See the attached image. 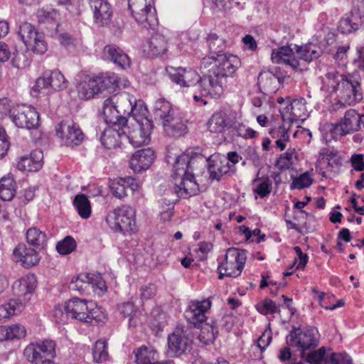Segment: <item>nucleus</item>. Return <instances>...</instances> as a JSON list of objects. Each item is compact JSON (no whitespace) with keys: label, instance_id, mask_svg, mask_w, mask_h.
Here are the masks:
<instances>
[{"label":"nucleus","instance_id":"obj_21","mask_svg":"<svg viewBox=\"0 0 364 364\" xmlns=\"http://www.w3.org/2000/svg\"><path fill=\"white\" fill-rule=\"evenodd\" d=\"M192 341L181 333H173L168 337V354L177 357L191 349Z\"/></svg>","mask_w":364,"mask_h":364},{"label":"nucleus","instance_id":"obj_14","mask_svg":"<svg viewBox=\"0 0 364 364\" xmlns=\"http://www.w3.org/2000/svg\"><path fill=\"white\" fill-rule=\"evenodd\" d=\"M55 344L51 340H46L36 345L28 346L23 351V355L27 360L34 364H43L41 353L44 355L46 360H51L55 356Z\"/></svg>","mask_w":364,"mask_h":364},{"label":"nucleus","instance_id":"obj_59","mask_svg":"<svg viewBox=\"0 0 364 364\" xmlns=\"http://www.w3.org/2000/svg\"><path fill=\"white\" fill-rule=\"evenodd\" d=\"M8 331L9 340L20 339L23 338L26 334V328L21 324H13L6 326Z\"/></svg>","mask_w":364,"mask_h":364},{"label":"nucleus","instance_id":"obj_36","mask_svg":"<svg viewBox=\"0 0 364 364\" xmlns=\"http://www.w3.org/2000/svg\"><path fill=\"white\" fill-rule=\"evenodd\" d=\"M199 328H200V333L198 336L200 341L205 345L213 343L218 333L215 321L212 318L209 321H206Z\"/></svg>","mask_w":364,"mask_h":364},{"label":"nucleus","instance_id":"obj_41","mask_svg":"<svg viewBox=\"0 0 364 364\" xmlns=\"http://www.w3.org/2000/svg\"><path fill=\"white\" fill-rule=\"evenodd\" d=\"M301 355L303 359L310 364H328L329 357L324 347L311 350L309 353L303 352Z\"/></svg>","mask_w":364,"mask_h":364},{"label":"nucleus","instance_id":"obj_30","mask_svg":"<svg viewBox=\"0 0 364 364\" xmlns=\"http://www.w3.org/2000/svg\"><path fill=\"white\" fill-rule=\"evenodd\" d=\"M159 355L153 348L142 346L135 352L136 364H173L172 360L159 361Z\"/></svg>","mask_w":364,"mask_h":364},{"label":"nucleus","instance_id":"obj_58","mask_svg":"<svg viewBox=\"0 0 364 364\" xmlns=\"http://www.w3.org/2000/svg\"><path fill=\"white\" fill-rule=\"evenodd\" d=\"M328 364H353V360L346 353H331Z\"/></svg>","mask_w":364,"mask_h":364},{"label":"nucleus","instance_id":"obj_25","mask_svg":"<svg viewBox=\"0 0 364 364\" xmlns=\"http://www.w3.org/2000/svg\"><path fill=\"white\" fill-rule=\"evenodd\" d=\"M43 153L40 149L31 151L30 155L21 157L16 167L22 171H38L43 165Z\"/></svg>","mask_w":364,"mask_h":364},{"label":"nucleus","instance_id":"obj_1","mask_svg":"<svg viewBox=\"0 0 364 364\" xmlns=\"http://www.w3.org/2000/svg\"><path fill=\"white\" fill-rule=\"evenodd\" d=\"M173 161L171 178L174 185V192L178 198H187L196 193L198 184L196 181V171L200 164H204L201 155L191 156L183 153L175 159L169 154L166 156V161L170 164Z\"/></svg>","mask_w":364,"mask_h":364},{"label":"nucleus","instance_id":"obj_44","mask_svg":"<svg viewBox=\"0 0 364 364\" xmlns=\"http://www.w3.org/2000/svg\"><path fill=\"white\" fill-rule=\"evenodd\" d=\"M77 90L80 97L85 100H89L99 94V88H97V84L94 77L81 82Z\"/></svg>","mask_w":364,"mask_h":364},{"label":"nucleus","instance_id":"obj_17","mask_svg":"<svg viewBox=\"0 0 364 364\" xmlns=\"http://www.w3.org/2000/svg\"><path fill=\"white\" fill-rule=\"evenodd\" d=\"M90 285L96 286L100 290L106 289L105 282L102 277L90 273H81L76 277H73L70 283L69 289L82 294L87 291Z\"/></svg>","mask_w":364,"mask_h":364},{"label":"nucleus","instance_id":"obj_52","mask_svg":"<svg viewBox=\"0 0 364 364\" xmlns=\"http://www.w3.org/2000/svg\"><path fill=\"white\" fill-rule=\"evenodd\" d=\"M109 188L112 194L117 198L122 199L127 196V186L122 178H118L110 182Z\"/></svg>","mask_w":364,"mask_h":364},{"label":"nucleus","instance_id":"obj_26","mask_svg":"<svg viewBox=\"0 0 364 364\" xmlns=\"http://www.w3.org/2000/svg\"><path fill=\"white\" fill-rule=\"evenodd\" d=\"M89 301L85 299L74 297L70 299L64 306L66 315L73 318L84 322L88 311Z\"/></svg>","mask_w":364,"mask_h":364},{"label":"nucleus","instance_id":"obj_32","mask_svg":"<svg viewBox=\"0 0 364 364\" xmlns=\"http://www.w3.org/2000/svg\"><path fill=\"white\" fill-rule=\"evenodd\" d=\"M104 53L108 59L122 69H126L130 66L129 56L116 45L106 46L104 48Z\"/></svg>","mask_w":364,"mask_h":364},{"label":"nucleus","instance_id":"obj_42","mask_svg":"<svg viewBox=\"0 0 364 364\" xmlns=\"http://www.w3.org/2000/svg\"><path fill=\"white\" fill-rule=\"evenodd\" d=\"M23 309V303L19 299H10L7 303L0 306V320L18 314Z\"/></svg>","mask_w":364,"mask_h":364},{"label":"nucleus","instance_id":"obj_50","mask_svg":"<svg viewBox=\"0 0 364 364\" xmlns=\"http://www.w3.org/2000/svg\"><path fill=\"white\" fill-rule=\"evenodd\" d=\"M291 115L294 121H304L306 117V108L301 100H295L291 104Z\"/></svg>","mask_w":364,"mask_h":364},{"label":"nucleus","instance_id":"obj_13","mask_svg":"<svg viewBox=\"0 0 364 364\" xmlns=\"http://www.w3.org/2000/svg\"><path fill=\"white\" fill-rule=\"evenodd\" d=\"M10 117L19 128L34 129L39 126V113L32 106L22 105L14 109Z\"/></svg>","mask_w":364,"mask_h":364},{"label":"nucleus","instance_id":"obj_15","mask_svg":"<svg viewBox=\"0 0 364 364\" xmlns=\"http://www.w3.org/2000/svg\"><path fill=\"white\" fill-rule=\"evenodd\" d=\"M210 307L211 301L209 299L203 301H191L184 312L185 318L188 323L199 328L201 324L208 320L205 314Z\"/></svg>","mask_w":364,"mask_h":364},{"label":"nucleus","instance_id":"obj_6","mask_svg":"<svg viewBox=\"0 0 364 364\" xmlns=\"http://www.w3.org/2000/svg\"><path fill=\"white\" fill-rule=\"evenodd\" d=\"M247 259V251L243 249L230 247L225 255V261L218 266V279L225 277H237L244 269Z\"/></svg>","mask_w":364,"mask_h":364},{"label":"nucleus","instance_id":"obj_53","mask_svg":"<svg viewBox=\"0 0 364 364\" xmlns=\"http://www.w3.org/2000/svg\"><path fill=\"white\" fill-rule=\"evenodd\" d=\"M259 181H261V182L254 189V192L257 193L260 198H265L268 196L272 191V182L269 178L262 179L258 176L254 180V182H257Z\"/></svg>","mask_w":364,"mask_h":364},{"label":"nucleus","instance_id":"obj_38","mask_svg":"<svg viewBox=\"0 0 364 364\" xmlns=\"http://www.w3.org/2000/svg\"><path fill=\"white\" fill-rule=\"evenodd\" d=\"M229 123L227 114L223 112H219L212 115L208 127L210 132L223 133L228 129Z\"/></svg>","mask_w":364,"mask_h":364},{"label":"nucleus","instance_id":"obj_31","mask_svg":"<svg viewBox=\"0 0 364 364\" xmlns=\"http://www.w3.org/2000/svg\"><path fill=\"white\" fill-rule=\"evenodd\" d=\"M99 88V93L107 91L108 93L114 92L119 87L120 78L114 73H100L94 77Z\"/></svg>","mask_w":364,"mask_h":364},{"label":"nucleus","instance_id":"obj_45","mask_svg":"<svg viewBox=\"0 0 364 364\" xmlns=\"http://www.w3.org/2000/svg\"><path fill=\"white\" fill-rule=\"evenodd\" d=\"M207 43L210 53L217 55L223 54L226 48L225 41L216 33H210L207 37Z\"/></svg>","mask_w":364,"mask_h":364},{"label":"nucleus","instance_id":"obj_48","mask_svg":"<svg viewBox=\"0 0 364 364\" xmlns=\"http://www.w3.org/2000/svg\"><path fill=\"white\" fill-rule=\"evenodd\" d=\"M108 344L105 340H98L92 350L93 360L95 362L100 363L108 359Z\"/></svg>","mask_w":364,"mask_h":364},{"label":"nucleus","instance_id":"obj_7","mask_svg":"<svg viewBox=\"0 0 364 364\" xmlns=\"http://www.w3.org/2000/svg\"><path fill=\"white\" fill-rule=\"evenodd\" d=\"M128 6L132 17L142 28L154 30L158 25L153 0H128Z\"/></svg>","mask_w":364,"mask_h":364},{"label":"nucleus","instance_id":"obj_23","mask_svg":"<svg viewBox=\"0 0 364 364\" xmlns=\"http://www.w3.org/2000/svg\"><path fill=\"white\" fill-rule=\"evenodd\" d=\"M110 98L113 100L114 106L127 120L131 114H132L133 119H134L135 114L138 115L136 100L128 93L123 92L115 95L110 97Z\"/></svg>","mask_w":364,"mask_h":364},{"label":"nucleus","instance_id":"obj_39","mask_svg":"<svg viewBox=\"0 0 364 364\" xmlns=\"http://www.w3.org/2000/svg\"><path fill=\"white\" fill-rule=\"evenodd\" d=\"M73 204L82 218L87 219L90 217L92 213L91 203L85 194H77L75 196Z\"/></svg>","mask_w":364,"mask_h":364},{"label":"nucleus","instance_id":"obj_62","mask_svg":"<svg viewBox=\"0 0 364 364\" xmlns=\"http://www.w3.org/2000/svg\"><path fill=\"white\" fill-rule=\"evenodd\" d=\"M10 146V141L5 129L0 126V159L6 154Z\"/></svg>","mask_w":364,"mask_h":364},{"label":"nucleus","instance_id":"obj_4","mask_svg":"<svg viewBox=\"0 0 364 364\" xmlns=\"http://www.w3.org/2000/svg\"><path fill=\"white\" fill-rule=\"evenodd\" d=\"M166 70L173 82L181 87H193L194 90L193 97L196 102H201L203 105L207 104L204 98L210 97V94L203 93V89L199 87L203 78V75L200 77L194 70L181 67H168L166 68Z\"/></svg>","mask_w":364,"mask_h":364},{"label":"nucleus","instance_id":"obj_24","mask_svg":"<svg viewBox=\"0 0 364 364\" xmlns=\"http://www.w3.org/2000/svg\"><path fill=\"white\" fill-rule=\"evenodd\" d=\"M162 126L166 134L174 138H179L188 132L186 120L178 112L169 119H165Z\"/></svg>","mask_w":364,"mask_h":364},{"label":"nucleus","instance_id":"obj_51","mask_svg":"<svg viewBox=\"0 0 364 364\" xmlns=\"http://www.w3.org/2000/svg\"><path fill=\"white\" fill-rule=\"evenodd\" d=\"M77 247V243L72 236H66L60 240L56 245V250L60 255H68L73 252Z\"/></svg>","mask_w":364,"mask_h":364},{"label":"nucleus","instance_id":"obj_11","mask_svg":"<svg viewBox=\"0 0 364 364\" xmlns=\"http://www.w3.org/2000/svg\"><path fill=\"white\" fill-rule=\"evenodd\" d=\"M55 132L62 144L68 147L78 146L85 139V135L79 124L70 119L62 120L56 126Z\"/></svg>","mask_w":364,"mask_h":364},{"label":"nucleus","instance_id":"obj_18","mask_svg":"<svg viewBox=\"0 0 364 364\" xmlns=\"http://www.w3.org/2000/svg\"><path fill=\"white\" fill-rule=\"evenodd\" d=\"M95 22L100 26H107L111 21L112 9L107 0H89Z\"/></svg>","mask_w":364,"mask_h":364},{"label":"nucleus","instance_id":"obj_34","mask_svg":"<svg viewBox=\"0 0 364 364\" xmlns=\"http://www.w3.org/2000/svg\"><path fill=\"white\" fill-rule=\"evenodd\" d=\"M17 185L14 176L9 173L0 179V198L11 201L16 194Z\"/></svg>","mask_w":364,"mask_h":364},{"label":"nucleus","instance_id":"obj_29","mask_svg":"<svg viewBox=\"0 0 364 364\" xmlns=\"http://www.w3.org/2000/svg\"><path fill=\"white\" fill-rule=\"evenodd\" d=\"M144 54L148 57H156L167 50L166 41L161 34H155L142 46Z\"/></svg>","mask_w":364,"mask_h":364},{"label":"nucleus","instance_id":"obj_56","mask_svg":"<svg viewBox=\"0 0 364 364\" xmlns=\"http://www.w3.org/2000/svg\"><path fill=\"white\" fill-rule=\"evenodd\" d=\"M313 183V179L309 172H305L297 178L293 179L290 185L291 190L298 189L301 190L304 188L310 186Z\"/></svg>","mask_w":364,"mask_h":364},{"label":"nucleus","instance_id":"obj_37","mask_svg":"<svg viewBox=\"0 0 364 364\" xmlns=\"http://www.w3.org/2000/svg\"><path fill=\"white\" fill-rule=\"evenodd\" d=\"M27 242L38 250H43L47 245V235L40 229L32 227L27 230L26 233Z\"/></svg>","mask_w":364,"mask_h":364},{"label":"nucleus","instance_id":"obj_5","mask_svg":"<svg viewBox=\"0 0 364 364\" xmlns=\"http://www.w3.org/2000/svg\"><path fill=\"white\" fill-rule=\"evenodd\" d=\"M106 221L114 232L132 235L137 231L136 212L129 205H124L110 211Z\"/></svg>","mask_w":364,"mask_h":364},{"label":"nucleus","instance_id":"obj_27","mask_svg":"<svg viewBox=\"0 0 364 364\" xmlns=\"http://www.w3.org/2000/svg\"><path fill=\"white\" fill-rule=\"evenodd\" d=\"M13 253L16 260L21 262L26 268L32 267L40 261V256L36 250L24 245L16 247Z\"/></svg>","mask_w":364,"mask_h":364},{"label":"nucleus","instance_id":"obj_63","mask_svg":"<svg viewBox=\"0 0 364 364\" xmlns=\"http://www.w3.org/2000/svg\"><path fill=\"white\" fill-rule=\"evenodd\" d=\"M218 63V55L215 56H206L204 57L201 61L200 65V68L202 72H204L207 70L206 73H210V70L212 69H215L216 68Z\"/></svg>","mask_w":364,"mask_h":364},{"label":"nucleus","instance_id":"obj_47","mask_svg":"<svg viewBox=\"0 0 364 364\" xmlns=\"http://www.w3.org/2000/svg\"><path fill=\"white\" fill-rule=\"evenodd\" d=\"M88 309L86 314V319L84 321L85 323H92L93 321L95 323L102 321L105 318V314L101 307L97 306L95 303L90 301H89Z\"/></svg>","mask_w":364,"mask_h":364},{"label":"nucleus","instance_id":"obj_19","mask_svg":"<svg viewBox=\"0 0 364 364\" xmlns=\"http://www.w3.org/2000/svg\"><path fill=\"white\" fill-rule=\"evenodd\" d=\"M283 79V77L272 71H262L258 75L257 85L261 92L269 95L279 90Z\"/></svg>","mask_w":364,"mask_h":364},{"label":"nucleus","instance_id":"obj_9","mask_svg":"<svg viewBox=\"0 0 364 364\" xmlns=\"http://www.w3.org/2000/svg\"><path fill=\"white\" fill-rule=\"evenodd\" d=\"M134 123L128 127L126 136L134 147L146 145L150 141V135L154 128L153 122L145 116V113L134 115Z\"/></svg>","mask_w":364,"mask_h":364},{"label":"nucleus","instance_id":"obj_60","mask_svg":"<svg viewBox=\"0 0 364 364\" xmlns=\"http://www.w3.org/2000/svg\"><path fill=\"white\" fill-rule=\"evenodd\" d=\"M115 135H119L114 130H105L100 137L102 144L107 149H112L115 146Z\"/></svg>","mask_w":364,"mask_h":364},{"label":"nucleus","instance_id":"obj_35","mask_svg":"<svg viewBox=\"0 0 364 364\" xmlns=\"http://www.w3.org/2000/svg\"><path fill=\"white\" fill-rule=\"evenodd\" d=\"M177 112L171 103L164 99H159L155 102L154 114L156 119L161 121V124L164 123L165 119H169Z\"/></svg>","mask_w":364,"mask_h":364},{"label":"nucleus","instance_id":"obj_33","mask_svg":"<svg viewBox=\"0 0 364 364\" xmlns=\"http://www.w3.org/2000/svg\"><path fill=\"white\" fill-rule=\"evenodd\" d=\"M362 24V18L358 12L346 14L340 21L338 30L343 34L357 31Z\"/></svg>","mask_w":364,"mask_h":364},{"label":"nucleus","instance_id":"obj_55","mask_svg":"<svg viewBox=\"0 0 364 364\" xmlns=\"http://www.w3.org/2000/svg\"><path fill=\"white\" fill-rule=\"evenodd\" d=\"M120 314L124 318H129V325L136 326V322L134 321V317L137 311L136 308L132 302H125L120 304L118 307Z\"/></svg>","mask_w":364,"mask_h":364},{"label":"nucleus","instance_id":"obj_2","mask_svg":"<svg viewBox=\"0 0 364 364\" xmlns=\"http://www.w3.org/2000/svg\"><path fill=\"white\" fill-rule=\"evenodd\" d=\"M240 65V59L234 55L223 53L218 55V63L210 73H204L199 87L210 98H219L223 93L226 77H232Z\"/></svg>","mask_w":364,"mask_h":364},{"label":"nucleus","instance_id":"obj_40","mask_svg":"<svg viewBox=\"0 0 364 364\" xmlns=\"http://www.w3.org/2000/svg\"><path fill=\"white\" fill-rule=\"evenodd\" d=\"M50 90L60 91L67 88L68 82L58 70L46 71Z\"/></svg>","mask_w":364,"mask_h":364},{"label":"nucleus","instance_id":"obj_20","mask_svg":"<svg viewBox=\"0 0 364 364\" xmlns=\"http://www.w3.org/2000/svg\"><path fill=\"white\" fill-rule=\"evenodd\" d=\"M154 159L155 153L152 149H142L132 154L129 161V166L134 172L140 173L149 168Z\"/></svg>","mask_w":364,"mask_h":364},{"label":"nucleus","instance_id":"obj_10","mask_svg":"<svg viewBox=\"0 0 364 364\" xmlns=\"http://www.w3.org/2000/svg\"><path fill=\"white\" fill-rule=\"evenodd\" d=\"M340 77L341 79H336V84L331 85L332 92L337 93L341 100L350 105L360 102L363 99L360 83L344 75Z\"/></svg>","mask_w":364,"mask_h":364},{"label":"nucleus","instance_id":"obj_8","mask_svg":"<svg viewBox=\"0 0 364 364\" xmlns=\"http://www.w3.org/2000/svg\"><path fill=\"white\" fill-rule=\"evenodd\" d=\"M318 343L319 333L315 327L294 328L287 336V343L291 347L296 348L301 353L315 348Z\"/></svg>","mask_w":364,"mask_h":364},{"label":"nucleus","instance_id":"obj_61","mask_svg":"<svg viewBox=\"0 0 364 364\" xmlns=\"http://www.w3.org/2000/svg\"><path fill=\"white\" fill-rule=\"evenodd\" d=\"M58 14L53 10L39 9L37 12V18L39 23H43L52 22L55 20Z\"/></svg>","mask_w":364,"mask_h":364},{"label":"nucleus","instance_id":"obj_28","mask_svg":"<svg viewBox=\"0 0 364 364\" xmlns=\"http://www.w3.org/2000/svg\"><path fill=\"white\" fill-rule=\"evenodd\" d=\"M36 287V278L34 274H28L16 281L13 284V290L19 297L23 300H28Z\"/></svg>","mask_w":364,"mask_h":364},{"label":"nucleus","instance_id":"obj_54","mask_svg":"<svg viewBox=\"0 0 364 364\" xmlns=\"http://www.w3.org/2000/svg\"><path fill=\"white\" fill-rule=\"evenodd\" d=\"M50 91L47 74L45 72L41 77L36 80V83L31 89V93L36 96L38 93L48 94Z\"/></svg>","mask_w":364,"mask_h":364},{"label":"nucleus","instance_id":"obj_49","mask_svg":"<svg viewBox=\"0 0 364 364\" xmlns=\"http://www.w3.org/2000/svg\"><path fill=\"white\" fill-rule=\"evenodd\" d=\"M296 157L295 149H288L277 159L275 166L280 170L289 169L293 165V158Z\"/></svg>","mask_w":364,"mask_h":364},{"label":"nucleus","instance_id":"obj_3","mask_svg":"<svg viewBox=\"0 0 364 364\" xmlns=\"http://www.w3.org/2000/svg\"><path fill=\"white\" fill-rule=\"evenodd\" d=\"M321 53L322 50L316 44L307 43L301 46L294 44L273 49L271 59L273 63L284 64L296 70L300 66L299 60L311 62Z\"/></svg>","mask_w":364,"mask_h":364},{"label":"nucleus","instance_id":"obj_22","mask_svg":"<svg viewBox=\"0 0 364 364\" xmlns=\"http://www.w3.org/2000/svg\"><path fill=\"white\" fill-rule=\"evenodd\" d=\"M110 97L104 102L103 115L105 122L112 127H118L119 129L127 125V119L122 115L114 106V103Z\"/></svg>","mask_w":364,"mask_h":364},{"label":"nucleus","instance_id":"obj_57","mask_svg":"<svg viewBox=\"0 0 364 364\" xmlns=\"http://www.w3.org/2000/svg\"><path fill=\"white\" fill-rule=\"evenodd\" d=\"M272 340V331L269 328L266 329L262 336L257 339V344L252 346V350H259L260 355L270 344Z\"/></svg>","mask_w":364,"mask_h":364},{"label":"nucleus","instance_id":"obj_64","mask_svg":"<svg viewBox=\"0 0 364 364\" xmlns=\"http://www.w3.org/2000/svg\"><path fill=\"white\" fill-rule=\"evenodd\" d=\"M329 131L332 135V138L333 139H337L339 136H342L350 133L347 129H345L344 124L341 123V121L336 124H331Z\"/></svg>","mask_w":364,"mask_h":364},{"label":"nucleus","instance_id":"obj_46","mask_svg":"<svg viewBox=\"0 0 364 364\" xmlns=\"http://www.w3.org/2000/svg\"><path fill=\"white\" fill-rule=\"evenodd\" d=\"M280 304H277L272 299L266 298L257 303L256 309L263 315L280 314Z\"/></svg>","mask_w":364,"mask_h":364},{"label":"nucleus","instance_id":"obj_43","mask_svg":"<svg viewBox=\"0 0 364 364\" xmlns=\"http://www.w3.org/2000/svg\"><path fill=\"white\" fill-rule=\"evenodd\" d=\"M362 119L363 117H361L355 109H349L346 112L341 122L344 124L345 129H347L349 132H351L360 128Z\"/></svg>","mask_w":364,"mask_h":364},{"label":"nucleus","instance_id":"obj_12","mask_svg":"<svg viewBox=\"0 0 364 364\" xmlns=\"http://www.w3.org/2000/svg\"><path fill=\"white\" fill-rule=\"evenodd\" d=\"M18 36L28 50L39 55L47 51L48 45L43 33L38 32L32 24L27 22L21 23L18 28Z\"/></svg>","mask_w":364,"mask_h":364},{"label":"nucleus","instance_id":"obj_16","mask_svg":"<svg viewBox=\"0 0 364 364\" xmlns=\"http://www.w3.org/2000/svg\"><path fill=\"white\" fill-rule=\"evenodd\" d=\"M207 167L210 181H220L223 176L228 174L232 171V166L228 164L225 156L211 155L205 160L203 164Z\"/></svg>","mask_w":364,"mask_h":364}]
</instances>
